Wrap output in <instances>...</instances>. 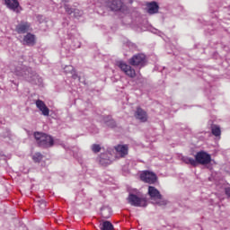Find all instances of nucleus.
Segmentation results:
<instances>
[{"label":"nucleus","mask_w":230,"mask_h":230,"mask_svg":"<svg viewBox=\"0 0 230 230\" xmlns=\"http://www.w3.org/2000/svg\"><path fill=\"white\" fill-rule=\"evenodd\" d=\"M23 42H25L27 46H35V35L27 33L23 38Z\"/></svg>","instance_id":"dca6fc26"},{"label":"nucleus","mask_w":230,"mask_h":230,"mask_svg":"<svg viewBox=\"0 0 230 230\" xmlns=\"http://www.w3.org/2000/svg\"><path fill=\"white\" fill-rule=\"evenodd\" d=\"M128 202L130 206H134L135 208H146V206H148L145 198L137 197V195L132 193H129Z\"/></svg>","instance_id":"39448f33"},{"label":"nucleus","mask_w":230,"mask_h":230,"mask_svg":"<svg viewBox=\"0 0 230 230\" xmlns=\"http://www.w3.org/2000/svg\"><path fill=\"white\" fill-rule=\"evenodd\" d=\"M109 212V208H104L102 210V217L103 218H109L111 216H106L105 213Z\"/></svg>","instance_id":"bb28decb"},{"label":"nucleus","mask_w":230,"mask_h":230,"mask_svg":"<svg viewBox=\"0 0 230 230\" xmlns=\"http://www.w3.org/2000/svg\"><path fill=\"white\" fill-rule=\"evenodd\" d=\"M118 67L127 75V76H129V78H136V70L132 68L130 65H128L125 63V61H119L117 62Z\"/></svg>","instance_id":"0eeeda50"},{"label":"nucleus","mask_w":230,"mask_h":230,"mask_svg":"<svg viewBox=\"0 0 230 230\" xmlns=\"http://www.w3.org/2000/svg\"><path fill=\"white\" fill-rule=\"evenodd\" d=\"M134 116L140 123H146L148 121V114L140 107L137 108Z\"/></svg>","instance_id":"9b49d317"},{"label":"nucleus","mask_w":230,"mask_h":230,"mask_svg":"<svg viewBox=\"0 0 230 230\" xmlns=\"http://www.w3.org/2000/svg\"><path fill=\"white\" fill-rule=\"evenodd\" d=\"M103 121L105 125L111 128H114V127H116V121H114L111 116L104 117Z\"/></svg>","instance_id":"aec40b11"},{"label":"nucleus","mask_w":230,"mask_h":230,"mask_svg":"<svg viewBox=\"0 0 230 230\" xmlns=\"http://www.w3.org/2000/svg\"><path fill=\"white\" fill-rule=\"evenodd\" d=\"M100 163L102 166H107V164H111V158L109 157V154L104 153L101 155Z\"/></svg>","instance_id":"6ab92c4d"},{"label":"nucleus","mask_w":230,"mask_h":230,"mask_svg":"<svg viewBox=\"0 0 230 230\" xmlns=\"http://www.w3.org/2000/svg\"><path fill=\"white\" fill-rule=\"evenodd\" d=\"M182 163H185V164H190V166H198L197 164V158H191L190 156H182L181 157Z\"/></svg>","instance_id":"a211bd4d"},{"label":"nucleus","mask_w":230,"mask_h":230,"mask_svg":"<svg viewBox=\"0 0 230 230\" xmlns=\"http://www.w3.org/2000/svg\"><path fill=\"white\" fill-rule=\"evenodd\" d=\"M84 15V12L79 9H74V17H82Z\"/></svg>","instance_id":"393cba45"},{"label":"nucleus","mask_w":230,"mask_h":230,"mask_svg":"<svg viewBox=\"0 0 230 230\" xmlns=\"http://www.w3.org/2000/svg\"><path fill=\"white\" fill-rule=\"evenodd\" d=\"M73 78H74L75 80H76V78H78V75H73Z\"/></svg>","instance_id":"c85d7f7f"},{"label":"nucleus","mask_w":230,"mask_h":230,"mask_svg":"<svg viewBox=\"0 0 230 230\" xmlns=\"http://www.w3.org/2000/svg\"><path fill=\"white\" fill-rule=\"evenodd\" d=\"M4 4L9 10L15 12V13H21L22 11L19 0H4Z\"/></svg>","instance_id":"6e6552de"},{"label":"nucleus","mask_w":230,"mask_h":230,"mask_svg":"<svg viewBox=\"0 0 230 230\" xmlns=\"http://www.w3.org/2000/svg\"><path fill=\"white\" fill-rule=\"evenodd\" d=\"M212 134L213 136H216V137H218V136H220L222 134V131L220 130V127L215 125V126H212Z\"/></svg>","instance_id":"412c9836"},{"label":"nucleus","mask_w":230,"mask_h":230,"mask_svg":"<svg viewBox=\"0 0 230 230\" xmlns=\"http://www.w3.org/2000/svg\"><path fill=\"white\" fill-rule=\"evenodd\" d=\"M147 194L152 204L155 206H166V200L163 199V195H161V192L155 187L149 186Z\"/></svg>","instance_id":"7ed1b4c3"},{"label":"nucleus","mask_w":230,"mask_h":230,"mask_svg":"<svg viewBox=\"0 0 230 230\" xmlns=\"http://www.w3.org/2000/svg\"><path fill=\"white\" fill-rule=\"evenodd\" d=\"M147 6V13L150 15H154V13H157L159 12V4L157 2H151L146 4Z\"/></svg>","instance_id":"2eb2a0df"},{"label":"nucleus","mask_w":230,"mask_h":230,"mask_svg":"<svg viewBox=\"0 0 230 230\" xmlns=\"http://www.w3.org/2000/svg\"><path fill=\"white\" fill-rule=\"evenodd\" d=\"M30 26H31L30 22H22L18 25H16L15 31L19 34L28 33V31L30 30Z\"/></svg>","instance_id":"ddd939ff"},{"label":"nucleus","mask_w":230,"mask_h":230,"mask_svg":"<svg viewBox=\"0 0 230 230\" xmlns=\"http://www.w3.org/2000/svg\"><path fill=\"white\" fill-rule=\"evenodd\" d=\"M65 10L68 15H71V13H75V9L71 8V6L65 4Z\"/></svg>","instance_id":"b1692460"},{"label":"nucleus","mask_w":230,"mask_h":230,"mask_svg":"<svg viewBox=\"0 0 230 230\" xmlns=\"http://www.w3.org/2000/svg\"><path fill=\"white\" fill-rule=\"evenodd\" d=\"M115 150L117 155H119L120 157H125L126 155H128V145H118L117 146H115Z\"/></svg>","instance_id":"4468645a"},{"label":"nucleus","mask_w":230,"mask_h":230,"mask_svg":"<svg viewBox=\"0 0 230 230\" xmlns=\"http://www.w3.org/2000/svg\"><path fill=\"white\" fill-rule=\"evenodd\" d=\"M105 4L111 12H119L123 8L121 0H106Z\"/></svg>","instance_id":"1a4fd4ad"},{"label":"nucleus","mask_w":230,"mask_h":230,"mask_svg":"<svg viewBox=\"0 0 230 230\" xmlns=\"http://www.w3.org/2000/svg\"><path fill=\"white\" fill-rule=\"evenodd\" d=\"M12 73L20 78H24L28 82H35L37 75L33 73L31 67H28L21 63H17L11 67Z\"/></svg>","instance_id":"f257e3e1"},{"label":"nucleus","mask_w":230,"mask_h":230,"mask_svg":"<svg viewBox=\"0 0 230 230\" xmlns=\"http://www.w3.org/2000/svg\"><path fill=\"white\" fill-rule=\"evenodd\" d=\"M99 229L101 230H114V225L111 221H102L99 224Z\"/></svg>","instance_id":"f3484780"},{"label":"nucleus","mask_w":230,"mask_h":230,"mask_svg":"<svg viewBox=\"0 0 230 230\" xmlns=\"http://www.w3.org/2000/svg\"><path fill=\"white\" fill-rule=\"evenodd\" d=\"M140 179L144 182H147L148 184H154L155 181H157V176L155 173L150 171H145L140 174Z\"/></svg>","instance_id":"9d476101"},{"label":"nucleus","mask_w":230,"mask_h":230,"mask_svg":"<svg viewBox=\"0 0 230 230\" xmlns=\"http://www.w3.org/2000/svg\"><path fill=\"white\" fill-rule=\"evenodd\" d=\"M34 138L40 148H49L54 145L53 137L46 133L34 132Z\"/></svg>","instance_id":"f03ea898"},{"label":"nucleus","mask_w":230,"mask_h":230,"mask_svg":"<svg viewBox=\"0 0 230 230\" xmlns=\"http://www.w3.org/2000/svg\"><path fill=\"white\" fill-rule=\"evenodd\" d=\"M194 157L198 165L208 166V164H211V155L206 151H199Z\"/></svg>","instance_id":"20e7f679"},{"label":"nucleus","mask_w":230,"mask_h":230,"mask_svg":"<svg viewBox=\"0 0 230 230\" xmlns=\"http://www.w3.org/2000/svg\"><path fill=\"white\" fill-rule=\"evenodd\" d=\"M75 48H80V43H77V45H75Z\"/></svg>","instance_id":"c756f323"},{"label":"nucleus","mask_w":230,"mask_h":230,"mask_svg":"<svg viewBox=\"0 0 230 230\" xmlns=\"http://www.w3.org/2000/svg\"><path fill=\"white\" fill-rule=\"evenodd\" d=\"M128 64H130V66L145 67V66H146V56H145V54L134 55L131 58L128 59Z\"/></svg>","instance_id":"423d86ee"},{"label":"nucleus","mask_w":230,"mask_h":230,"mask_svg":"<svg viewBox=\"0 0 230 230\" xmlns=\"http://www.w3.org/2000/svg\"><path fill=\"white\" fill-rule=\"evenodd\" d=\"M91 150H92V152H93V154H98L102 151V146H100L98 144H93L91 146Z\"/></svg>","instance_id":"4be33fe9"},{"label":"nucleus","mask_w":230,"mask_h":230,"mask_svg":"<svg viewBox=\"0 0 230 230\" xmlns=\"http://www.w3.org/2000/svg\"><path fill=\"white\" fill-rule=\"evenodd\" d=\"M73 71H75V68L73 67V66H66L65 67V73H66V75L68 73H71V75H73Z\"/></svg>","instance_id":"a878e982"},{"label":"nucleus","mask_w":230,"mask_h":230,"mask_svg":"<svg viewBox=\"0 0 230 230\" xmlns=\"http://www.w3.org/2000/svg\"><path fill=\"white\" fill-rule=\"evenodd\" d=\"M42 154L40 153H35L32 155V160L34 161V163H40L42 161Z\"/></svg>","instance_id":"5701e85b"},{"label":"nucleus","mask_w":230,"mask_h":230,"mask_svg":"<svg viewBox=\"0 0 230 230\" xmlns=\"http://www.w3.org/2000/svg\"><path fill=\"white\" fill-rule=\"evenodd\" d=\"M226 194L227 195V197H230V188L226 189Z\"/></svg>","instance_id":"cd10ccee"},{"label":"nucleus","mask_w":230,"mask_h":230,"mask_svg":"<svg viewBox=\"0 0 230 230\" xmlns=\"http://www.w3.org/2000/svg\"><path fill=\"white\" fill-rule=\"evenodd\" d=\"M36 107L40 111L43 116H49V108L46 106V103L43 101H36Z\"/></svg>","instance_id":"f8f14e48"}]
</instances>
